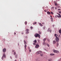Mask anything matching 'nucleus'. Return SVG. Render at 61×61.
I'll list each match as a JSON object with an SVG mask.
<instances>
[{
    "instance_id": "nucleus-13",
    "label": "nucleus",
    "mask_w": 61,
    "mask_h": 61,
    "mask_svg": "<svg viewBox=\"0 0 61 61\" xmlns=\"http://www.w3.org/2000/svg\"><path fill=\"white\" fill-rule=\"evenodd\" d=\"M47 14H48V15H50V14H51L50 12H49V11L47 12Z\"/></svg>"
},
{
    "instance_id": "nucleus-58",
    "label": "nucleus",
    "mask_w": 61,
    "mask_h": 61,
    "mask_svg": "<svg viewBox=\"0 0 61 61\" xmlns=\"http://www.w3.org/2000/svg\"><path fill=\"white\" fill-rule=\"evenodd\" d=\"M3 40H4V41H5V39H3Z\"/></svg>"
},
{
    "instance_id": "nucleus-56",
    "label": "nucleus",
    "mask_w": 61,
    "mask_h": 61,
    "mask_svg": "<svg viewBox=\"0 0 61 61\" xmlns=\"http://www.w3.org/2000/svg\"><path fill=\"white\" fill-rule=\"evenodd\" d=\"M28 49H30V47H28Z\"/></svg>"
},
{
    "instance_id": "nucleus-38",
    "label": "nucleus",
    "mask_w": 61,
    "mask_h": 61,
    "mask_svg": "<svg viewBox=\"0 0 61 61\" xmlns=\"http://www.w3.org/2000/svg\"><path fill=\"white\" fill-rule=\"evenodd\" d=\"M24 46L25 47V49H26V45H25Z\"/></svg>"
},
{
    "instance_id": "nucleus-14",
    "label": "nucleus",
    "mask_w": 61,
    "mask_h": 61,
    "mask_svg": "<svg viewBox=\"0 0 61 61\" xmlns=\"http://www.w3.org/2000/svg\"><path fill=\"white\" fill-rule=\"evenodd\" d=\"M39 24L40 26H43V25H42V24H41V23H39Z\"/></svg>"
},
{
    "instance_id": "nucleus-63",
    "label": "nucleus",
    "mask_w": 61,
    "mask_h": 61,
    "mask_svg": "<svg viewBox=\"0 0 61 61\" xmlns=\"http://www.w3.org/2000/svg\"><path fill=\"white\" fill-rule=\"evenodd\" d=\"M15 61H16V60H15Z\"/></svg>"
},
{
    "instance_id": "nucleus-30",
    "label": "nucleus",
    "mask_w": 61,
    "mask_h": 61,
    "mask_svg": "<svg viewBox=\"0 0 61 61\" xmlns=\"http://www.w3.org/2000/svg\"><path fill=\"white\" fill-rule=\"evenodd\" d=\"M39 34H41V32L40 31H39Z\"/></svg>"
},
{
    "instance_id": "nucleus-26",
    "label": "nucleus",
    "mask_w": 61,
    "mask_h": 61,
    "mask_svg": "<svg viewBox=\"0 0 61 61\" xmlns=\"http://www.w3.org/2000/svg\"><path fill=\"white\" fill-rule=\"evenodd\" d=\"M50 32V33H51L52 32V30L50 29L49 30Z\"/></svg>"
},
{
    "instance_id": "nucleus-19",
    "label": "nucleus",
    "mask_w": 61,
    "mask_h": 61,
    "mask_svg": "<svg viewBox=\"0 0 61 61\" xmlns=\"http://www.w3.org/2000/svg\"><path fill=\"white\" fill-rule=\"evenodd\" d=\"M18 56V55L17 54H16V55H15V58H17Z\"/></svg>"
},
{
    "instance_id": "nucleus-52",
    "label": "nucleus",
    "mask_w": 61,
    "mask_h": 61,
    "mask_svg": "<svg viewBox=\"0 0 61 61\" xmlns=\"http://www.w3.org/2000/svg\"><path fill=\"white\" fill-rule=\"evenodd\" d=\"M45 50H46V51H47V50H46V49H45Z\"/></svg>"
},
{
    "instance_id": "nucleus-40",
    "label": "nucleus",
    "mask_w": 61,
    "mask_h": 61,
    "mask_svg": "<svg viewBox=\"0 0 61 61\" xmlns=\"http://www.w3.org/2000/svg\"><path fill=\"white\" fill-rule=\"evenodd\" d=\"M29 51L30 52H31V49H30L29 50Z\"/></svg>"
},
{
    "instance_id": "nucleus-20",
    "label": "nucleus",
    "mask_w": 61,
    "mask_h": 61,
    "mask_svg": "<svg viewBox=\"0 0 61 61\" xmlns=\"http://www.w3.org/2000/svg\"><path fill=\"white\" fill-rule=\"evenodd\" d=\"M48 61H52V59L51 58H50L49 59Z\"/></svg>"
},
{
    "instance_id": "nucleus-61",
    "label": "nucleus",
    "mask_w": 61,
    "mask_h": 61,
    "mask_svg": "<svg viewBox=\"0 0 61 61\" xmlns=\"http://www.w3.org/2000/svg\"><path fill=\"white\" fill-rule=\"evenodd\" d=\"M22 34H24V33H23V32H22Z\"/></svg>"
},
{
    "instance_id": "nucleus-3",
    "label": "nucleus",
    "mask_w": 61,
    "mask_h": 61,
    "mask_svg": "<svg viewBox=\"0 0 61 61\" xmlns=\"http://www.w3.org/2000/svg\"><path fill=\"white\" fill-rule=\"evenodd\" d=\"M4 58H5V54L4 53V54H3V56H2V58H1L2 59V60H3V58H4Z\"/></svg>"
},
{
    "instance_id": "nucleus-44",
    "label": "nucleus",
    "mask_w": 61,
    "mask_h": 61,
    "mask_svg": "<svg viewBox=\"0 0 61 61\" xmlns=\"http://www.w3.org/2000/svg\"><path fill=\"white\" fill-rule=\"evenodd\" d=\"M12 52H15V50H13L12 51Z\"/></svg>"
},
{
    "instance_id": "nucleus-4",
    "label": "nucleus",
    "mask_w": 61,
    "mask_h": 61,
    "mask_svg": "<svg viewBox=\"0 0 61 61\" xmlns=\"http://www.w3.org/2000/svg\"><path fill=\"white\" fill-rule=\"evenodd\" d=\"M56 38L55 39V40L56 41V42H58V41H59V39L58 38V37L57 38Z\"/></svg>"
},
{
    "instance_id": "nucleus-36",
    "label": "nucleus",
    "mask_w": 61,
    "mask_h": 61,
    "mask_svg": "<svg viewBox=\"0 0 61 61\" xmlns=\"http://www.w3.org/2000/svg\"><path fill=\"white\" fill-rule=\"evenodd\" d=\"M26 33V34H28V33H29V31H27Z\"/></svg>"
},
{
    "instance_id": "nucleus-39",
    "label": "nucleus",
    "mask_w": 61,
    "mask_h": 61,
    "mask_svg": "<svg viewBox=\"0 0 61 61\" xmlns=\"http://www.w3.org/2000/svg\"><path fill=\"white\" fill-rule=\"evenodd\" d=\"M46 45H47V46H48V47H49V45L48 44H47Z\"/></svg>"
},
{
    "instance_id": "nucleus-60",
    "label": "nucleus",
    "mask_w": 61,
    "mask_h": 61,
    "mask_svg": "<svg viewBox=\"0 0 61 61\" xmlns=\"http://www.w3.org/2000/svg\"><path fill=\"white\" fill-rule=\"evenodd\" d=\"M57 14H58V15H60V14H59L58 13H57Z\"/></svg>"
},
{
    "instance_id": "nucleus-18",
    "label": "nucleus",
    "mask_w": 61,
    "mask_h": 61,
    "mask_svg": "<svg viewBox=\"0 0 61 61\" xmlns=\"http://www.w3.org/2000/svg\"><path fill=\"white\" fill-rule=\"evenodd\" d=\"M50 28H48L47 30V32H49V30H50Z\"/></svg>"
},
{
    "instance_id": "nucleus-50",
    "label": "nucleus",
    "mask_w": 61,
    "mask_h": 61,
    "mask_svg": "<svg viewBox=\"0 0 61 61\" xmlns=\"http://www.w3.org/2000/svg\"><path fill=\"white\" fill-rule=\"evenodd\" d=\"M44 11H45V12H46L47 11H46V10H45Z\"/></svg>"
},
{
    "instance_id": "nucleus-8",
    "label": "nucleus",
    "mask_w": 61,
    "mask_h": 61,
    "mask_svg": "<svg viewBox=\"0 0 61 61\" xmlns=\"http://www.w3.org/2000/svg\"><path fill=\"white\" fill-rule=\"evenodd\" d=\"M24 43L25 45H26L27 44L26 42V41H25V40L24 41Z\"/></svg>"
},
{
    "instance_id": "nucleus-2",
    "label": "nucleus",
    "mask_w": 61,
    "mask_h": 61,
    "mask_svg": "<svg viewBox=\"0 0 61 61\" xmlns=\"http://www.w3.org/2000/svg\"><path fill=\"white\" fill-rule=\"evenodd\" d=\"M41 53H42V51H37L36 52V55H39V54H41Z\"/></svg>"
},
{
    "instance_id": "nucleus-15",
    "label": "nucleus",
    "mask_w": 61,
    "mask_h": 61,
    "mask_svg": "<svg viewBox=\"0 0 61 61\" xmlns=\"http://www.w3.org/2000/svg\"><path fill=\"white\" fill-rule=\"evenodd\" d=\"M59 51H58L56 50V51L55 52V53H59Z\"/></svg>"
},
{
    "instance_id": "nucleus-5",
    "label": "nucleus",
    "mask_w": 61,
    "mask_h": 61,
    "mask_svg": "<svg viewBox=\"0 0 61 61\" xmlns=\"http://www.w3.org/2000/svg\"><path fill=\"white\" fill-rule=\"evenodd\" d=\"M39 45L38 44H36V46H35V48H38V47H39V45Z\"/></svg>"
},
{
    "instance_id": "nucleus-10",
    "label": "nucleus",
    "mask_w": 61,
    "mask_h": 61,
    "mask_svg": "<svg viewBox=\"0 0 61 61\" xmlns=\"http://www.w3.org/2000/svg\"><path fill=\"white\" fill-rule=\"evenodd\" d=\"M56 41H53V44H55L56 43Z\"/></svg>"
},
{
    "instance_id": "nucleus-32",
    "label": "nucleus",
    "mask_w": 61,
    "mask_h": 61,
    "mask_svg": "<svg viewBox=\"0 0 61 61\" xmlns=\"http://www.w3.org/2000/svg\"><path fill=\"white\" fill-rule=\"evenodd\" d=\"M59 46V44L58 43H57V46Z\"/></svg>"
},
{
    "instance_id": "nucleus-41",
    "label": "nucleus",
    "mask_w": 61,
    "mask_h": 61,
    "mask_svg": "<svg viewBox=\"0 0 61 61\" xmlns=\"http://www.w3.org/2000/svg\"><path fill=\"white\" fill-rule=\"evenodd\" d=\"M33 45H36V43H35H35H33Z\"/></svg>"
},
{
    "instance_id": "nucleus-54",
    "label": "nucleus",
    "mask_w": 61,
    "mask_h": 61,
    "mask_svg": "<svg viewBox=\"0 0 61 61\" xmlns=\"http://www.w3.org/2000/svg\"><path fill=\"white\" fill-rule=\"evenodd\" d=\"M18 46H19V43H18Z\"/></svg>"
},
{
    "instance_id": "nucleus-24",
    "label": "nucleus",
    "mask_w": 61,
    "mask_h": 61,
    "mask_svg": "<svg viewBox=\"0 0 61 61\" xmlns=\"http://www.w3.org/2000/svg\"><path fill=\"white\" fill-rule=\"evenodd\" d=\"M47 40L48 41V42H50V39H47Z\"/></svg>"
},
{
    "instance_id": "nucleus-35",
    "label": "nucleus",
    "mask_w": 61,
    "mask_h": 61,
    "mask_svg": "<svg viewBox=\"0 0 61 61\" xmlns=\"http://www.w3.org/2000/svg\"><path fill=\"white\" fill-rule=\"evenodd\" d=\"M58 18H60V17H61V15H59V16H58Z\"/></svg>"
},
{
    "instance_id": "nucleus-46",
    "label": "nucleus",
    "mask_w": 61,
    "mask_h": 61,
    "mask_svg": "<svg viewBox=\"0 0 61 61\" xmlns=\"http://www.w3.org/2000/svg\"><path fill=\"white\" fill-rule=\"evenodd\" d=\"M52 26H53V27H54V26H55V25H52Z\"/></svg>"
},
{
    "instance_id": "nucleus-17",
    "label": "nucleus",
    "mask_w": 61,
    "mask_h": 61,
    "mask_svg": "<svg viewBox=\"0 0 61 61\" xmlns=\"http://www.w3.org/2000/svg\"><path fill=\"white\" fill-rule=\"evenodd\" d=\"M33 42H34L35 43H36L37 42L36 40H35L34 41H33Z\"/></svg>"
},
{
    "instance_id": "nucleus-25",
    "label": "nucleus",
    "mask_w": 61,
    "mask_h": 61,
    "mask_svg": "<svg viewBox=\"0 0 61 61\" xmlns=\"http://www.w3.org/2000/svg\"><path fill=\"white\" fill-rule=\"evenodd\" d=\"M43 54L42 53H41L40 55V56H43Z\"/></svg>"
},
{
    "instance_id": "nucleus-23",
    "label": "nucleus",
    "mask_w": 61,
    "mask_h": 61,
    "mask_svg": "<svg viewBox=\"0 0 61 61\" xmlns=\"http://www.w3.org/2000/svg\"><path fill=\"white\" fill-rule=\"evenodd\" d=\"M55 36H56V38H57V37H57V35H56V34H55Z\"/></svg>"
},
{
    "instance_id": "nucleus-37",
    "label": "nucleus",
    "mask_w": 61,
    "mask_h": 61,
    "mask_svg": "<svg viewBox=\"0 0 61 61\" xmlns=\"http://www.w3.org/2000/svg\"><path fill=\"white\" fill-rule=\"evenodd\" d=\"M25 31H29V30L28 29H27L26 30H25Z\"/></svg>"
},
{
    "instance_id": "nucleus-55",
    "label": "nucleus",
    "mask_w": 61,
    "mask_h": 61,
    "mask_svg": "<svg viewBox=\"0 0 61 61\" xmlns=\"http://www.w3.org/2000/svg\"><path fill=\"white\" fill-rule=\"evenodd\" d=\"M58 10H60V9H58Z\"/></svg>"
},
{
    "instance_id": "nucleus-27",
    "label": "nucleus",
    "mask_w": 61,
    "mask_h": 61,
    "mask_svg": "<svg viewBox=\"0 0 61 61\" xmlns=\"http://www.w3.org/2000/svg\"><path fill=\"white\" fill-rule=\"evenodd\" d=\"M51 14H52V15H54V13H53V12H52V11H51Z\"/></svg>"
},
{
    "instance_id": "nucleus-9",
    "label": "nucleus",
    "mask_w": 61,
    "mask_h": 61,
    "mask_svg": "<svg viewBox=\"0 0 61 61\" xmlns=\"http://www.w3.org/2000/svg\"><path fill=\"white\" fill-rule=\"evenodd\" d=\"M59 32L60 33V35H61V29L59 30Z\"/></svg>"
},
{
    "instance_id": "nucleus-11",
    "label": "nucleus",
    "mask_w": 61,
    "mask_h": 61,
    "mask_svg": "<svg viewBox=\"0 0 61 61\" xmlns=\"http://www.w3.org/2000/svg\"><path fill=\"white\" fill-rule=\"evenodd\" d=\"M46 29V26H44L43 27V30H45Z\"/></svg>"
},
{
    "instance_id": "nucleus-31",
    "label": "nucleus",
    "mask_w": 61,
    "mask_h": 61,
    "mask_svg": "<svg viewBox=\"0 0 61 61\" xmlns=\"http://www.w3.org/2000/svg\"><path fill=\"white\" fill-rule=\"evenodd\" d=\"M58 16V15H56L55 16V18H57Z\"/></svg>"
},
{
    "instance_id": "nucleus-47",
    "label": "nucleus",
    "mask_w": 61,
    "mask_h": 61,
    "mask_svg": "<svg viewBox=\"0 0 61 61\" xmlns=\"http://www.w3.org/2000/svg\"><path fill=\"white\" fill-rule=\"evenodd\" d=\"M53 8H54V7H51V9H53Z\"/></svg>"
},
{
    "instance_id": "nucleus-12",
    "label": "nucleus",
    "mask_w": 61,
    "mask_h": 61,
    "mask_svg": "<svg viewBox=\"0 0 61 61\" xmlns=\"http://www.w3.org/2000/svg\"><path fill=\"white\" fill-rule=\"evenodd\" d=\"M54 55H55V54L52 53L50 54V56H54Z\"/></svg>"
},
{
    "instance_id": "nucleus-48",
    "label": "nucleus",
    "mask_w": 61,
    "mask_h": 61,
    "mask_svg": "<svg viewBox=\"0 0 61 61\" xmlns=\"http://www.w3.org/2000/svg\"><path fill=\"white\" fill-rule=\"evenodd\" d=\"M59 13H61V12L60 11H59Z\"/></svg>"
},
{
    "instance_id": "nucleus-7",
    "label": "nucleus",
    "mask_w": 61,
    "mask_h": 61,
    "mask_svg": "<svg viewBox=\"0 0 61 61\" xmlns=\"http://www.w3.org/2000/svg\"><path fill=\"white\" fill-rule=\"evenodd\" d=\"M43 45H45V46H46L47 45V43L45 42H43Z\"/></svg>"
},
{
    "instance_id": "nucleus-21",
    "label": "nucleus",
    "mask_w": 61,
    "mask_h": 61,
    "mask_svg": "<svg viewBox=\"0 0 61 61\" xmlns=\"http://www.w3.org/2000/svg\"><path fill=\"white\" fill-rule=\"evenodd\" d=\"M53 51L54 53H56V50H55L53 49Z\"/></svg>"
},
{
    "instance_id": "nucleus-1",
    "label": "nucleus",
    "mask_w": 61,
    "mask_h": 61,
    "mask_svg": "<svg viewBox=\"0 0 61 61\" xmlns=\"http://www.w3.org/2000/svg\"><path fill=\"white\" fill-rule=\"evenodd\" d=\"M34 36L36 37H39V38H40V35L39 34H35L34 35Z\"/></svg>"
},
{
    "instance_id": "nucleus-49",
    "label": "nucleus",
    "mask_w": 61,
    "mask_h": 61,
    "mask_svg": "<svg viewBox=\"0 0 61 61\" xmlns=\"http://www.w3.org/2000/svg\"><path fill=\"white\" fill-rule=\"evenodd\" d=\"M42 25H43V24H44V25H45V23H42Z\"/></svg>"
},
{
    "instance_id": "nucleus-51",
    "label": "nucleus",
    "mask_w": 61,
    "mask_h": 61,
    "mask_svg": "<svg viewBox=\"0 0 61 61\" xmlns=\"http://www.w3.org/2000/svg\"><path fill=\"white\" fill-rule=\"evenodd\" d=\"M10 57L11 59H12V57H11V56H10Z\"/></svg>"
},
{
    "instance_id": "nucleus-6",
    "label": "nucleus",
    "mask_w": 61,
    "mask_h": 61,
    "mask_svg": "<svg viewBox=\"0 0 61 61\" xmlns=\"http://www.w3.org/2000/svg\"><path fill=\"white\" fill-rule=\"evenodd\" d=\"M6 51V49L5 48H4L3 49V52H5Z\"/></svg>"
},
{
    "instance_id": "nucleus-64",
    "label": "nucleus",
    "mask_w": 61,
    "mask_h": 61,
    "mask_svg": "<svg viewBox=\"0 0 61 61\" xmlns=\"http://www.w3.org/2000/svg\"><path fill=\"white\" fill-rule=\"evenodd\" d=\"M54 3H56V1H54Z\"/></svg>"
},
{
    "instance_id": "nucleus-22",
    "label": "nucleus",
    "mask_w": 61,
    "mask_h": 61,
    "mask_svg": "<svg viewBox=\"0 0 61 61\" xmlns=\"http://www.w3.org/2000/svg\"><path fill=\"white\" fill-rule=\"evenodd\" d=\"M37 23L36 22H34L33 23V25H35V24H36Z\"/></svg>"
},
{
    "instance_id": "nucleus-59",
    "label": "nucleus",
    "mask_w": 61,
    "mask_h": 61,
    "mask_svg": "<svg viewBox=\"0 0 61 61\" xmlns=\"http://www.w3.org/2000/svg\"><path fill=\"white\" fill-rule=\"evenodd\" d=\"M59 36L60 37V35H59Z\"/></svg>"
},
{
    "instance_id": "nucleus-34",
    "label": "nucleus",
    "mask_w": 61,
    "mask_h": 61,
    "mask_svg": "<svg viewBox=\"0 0 61 61\" xmlns=\"http://www.w3.org/2000/svg\"><path fill=\"white\" fill-rule=\"evenodd\" d=\"M25 25L26 24V25H27V21H25Z\"/></svg>"
},
{
    "instance_id": "nucleus-45",
    "label": "nucleus",
    "mask_w": 61,
    "mask_h": 61,
    "mask_svg": "<svg viewBox=\"0 0 61 61\" xmlns=\"http://www.w3.org/2000/svg\"><path fill=\"white\" fill-rule=\"evenodd\" d=\"M53 18H51V20H53Z\"/></svg>"
},
{
    "instance_id": "nucleus-53",
    "label": "nucleus",
    "mask_w": 61,
    "mask_h": 61,
    "mask_svg": "<svg viewBox=\"0 0 61 61\" xmlns=\"http://www.w3.org/2000/svg\"><path fill=\"white\" fill-rule=\"evenodd\" d=\"M55 9H57V8H56V7H55Z\"/></svg>"
},
{
    "instance_id": "nucleus-43",
    "label": "nucleus",
    "mask_w": 61,
    "mask_h": 61,
    "mask_svg": "<svg viewBox=\"0 0 61 61\" xmlns=\"http://www.w3.org/2000/svg\"><path fill=\"white\" fill-rule=\"evenodd\" d=\"M51 21L52 22H53V20H51Z\"/></svg>"
},
{
    "instance_id": "nucleus-62",
    "label": "nucleus",
    "mask_w": 61,
    "mask_h": 61,
    "mask_svg": "<svg viewBox=\"0 0 61 61\" xmlns=\"http://www.w3.org/2000/svg\"><path fill=\"white\" fill-rule=\"evenodd\" d=\"M16 34L15 32L14 35H16Z\"/></svg>"
},
{
    "instance_id": "nucleus-57",
    "label": "nucleus",
    "mask_w": 61,
    "mask_h": 61,
    "mask_svg": "<svg viewBox=\"0 0 61 61\" xmlns=\"http://www.w3.org/2000/svg\"><path fill=\"white\" fill-rule=\"evenodd\" d=\"M57 61H60V60H58Z\"/></svg>"
},
{
    "instance_id": "nucleus-29",
    "label": "nucleus",
    "mask_w": 61,
    "mask_h": 61,
    "mask_svg": "<svg viewBox=\"0 0 61 61\" xmlns=\"http://www.w3.org/2000/svg\"><path fill=\"white\" fill-rule=\"evenodd\" d=\"M37 41L39 43H40V42H39V41H40V40H39V39Z\"/></svg>"
},
{
    "instance_id": "nucleus-33",
    "label": "nucleus",
    "mask_w": 61,
    "mask_h": 61,
    "mask_svg": "<svg viewBox=\"0 0 61 61\" xmlns=\"http://www.w3.org/2000/svg\"><path fill=\"white\" fill-rule=\"evenodd\" d=\"M55 5H56H56H57V4L56 3H55Z\"/></svg>"
},
{
    "instance_id": "nucleus-28",
    "label": "nucleus",
    "mask_w": 61,
    "mask_h": 61,
    "mask_svg": "<svg viewBox=\"0 0 61 61\" xmlns=\"http://www.w3.org/2000/svg\"><path fill=\"white\" fill-rule=\"evenodd\" d=\"M14 55H16V52H15L14 53Z\"/></svg>"
},
{
    "instance_id": "nucleus-42",
    "label": "nucleus",
    "mask_w": 61,
    "mask_h": 61,
    "mask_svg": "<svg viewBox=\"0 0 61 61\" xmlns=\"http://www.w3.org/2000/svg\"><path fill=\"white\" fill-rule=\"evenodd\" d=\"M30 28H31V29H32V28H33V27H32V26H31L30 27Z\"/></svg>"
},
{
    "instance_id": "nucleus-16",
    "label": "nucleus",
    "mask_w": 61,
    "mask_h": 61,
    "mask_svg": "<svg viewBox=\"0 0 61 61\" xmlns=\"http://www.w3.org/2000/svg\"><path fill=\"white\" fill-rule=\"evenodd\" d=\"M46 38H44L43 39V42H45V41H46Z\"/></svg>"
}]
</instances>
